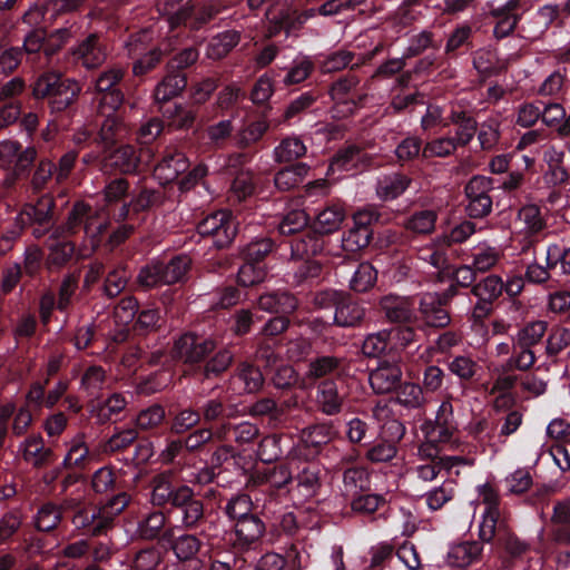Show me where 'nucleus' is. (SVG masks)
<instances>
[{"mask_svg": "<svg viewBox=\"0 0 570 570\" xmlns=\"http://www.w3.org/2000/svg\"><path fill=\"white\" fill-rule=\"evenodd\" d=\"M199 46L200 42L195 41L181 49L171 48L174 53L167 60L165 69H169L171 72L187 73L186 71L195 66L199 59Z\"/></svg>", "mask_w": 570, "mask_h": 570, "instance_id": "603ef678", "label": "nucleus"}, {"mask_svg": "<svg viewBox=\"0 0 570 570\" xmlns=\"http://www.w3.org/2000/svg\"><path fill=\"white\" fill-rule=\"evenodd\" d=\"M150 502L159 510L149 512L137 527L138 535L144 540H158L164 547V534L168 515L173 510L181 514L180 527L186 531L198 529L205 521L204 502L187 484L175 483L169 471L153 476Z\"/></svg>", "mask_w": 570, "mask_h": 570, "instance_id": "f257e3e1", "label": "nucleus"}, {"mask_svg": "<svg viewBox=\"0 0 570 570\" xmlns=\"http://www.w3.org/2000/svg\"><path fill=\"white\" fill-rule=\"evenodd\" d=\"M326 478L325 469L315 461L306 460L296 468L288 493L298 502H305L320 495Z\"/></svg>", "mask_w": 570, "mask_h": 570, "instance_id": "ddd939ff", "label": "nucleus"}, {"mask_svg": "<svg viewBox=\"0 0 570 570\" xmlns=\"http://www.w3.org/2000/svg\"><path fill=\"white\" fill-rule=\"evenodd\" d=\"M200 423L196 407L186 406L169 410V430L175 435L186 434L197 428Z\"/></svg>", "mask_w": 570, "mask_h": 570, "instance_id": "09e8293b", "label": "nucleus"}, {"mask_svg": "<svg viewBox=\"0 0 570 570\" xmlns=\"http://www.w3.org/2000/svg\"><path fill=\"white\" fill-rule=\"evenodd\" d=\"M472 36L473 31L470 24H458L446 40L445 55L454 58L469 52L473 48Z\"/></svg>", "mask_w": 570, "mask_h": 570, "instance_id": "864d4df0", "label": "nucleus"}, {"mask_svg": "<svg viewBox=\"0 0 570 570\" xmlns=\"http://www.w3.org/2000/svg\"><path fill=\"white\" fill-rule=\"evenodd\" d=\"M55 198L50 194L41 195L36 203L22 206L17 223L21 229H29L35 238L40 239L55 226Z\"/></svg>", "mask_w": 570, "mask_h": 570, "instance_id": "f8f14e48", "label": "nucleus"}, {"mask_svg": "<svg viewBox=\"0 0 570 570\" xmlns=\"http://www.w3.org/2000/svg\"><path fill=\"white\" fill-rule=\"evenodd\" d=\"M551 520L556 525V540L559 543L570 546V501L557 502L553 507Z\"/></svg>", "mask_w": 570, "mask_h": 570, "instance_id": "774afa93", "label": "nucleus"}, {"mask_svg": "<svg viewBox=\"0 0 570 570\" xmlns=\"http://www.w3.org/2000/svg\"><path fill=\"white\" fill-rule=\"evenodd\" d=\"M379 312L391 323H411L416 321L410 297L389 293L381 295L375 303Z\"/></svg>", "mask_w": 570, "mask_h": 570, "instance_id": "b1692460", "label": "nucleus"}, {"mask_svg": "<svg viewBox=\"0 0 570 570\" xmlns=\"http://www.w3.org/2000/svg\"><path fill=\"white\" fill-rule=\"evenodd\" d=\"M257 307L266 313L277 316H291L298 308V299L285 289L267 291L256 298Z\"/></svg>", "mask_w": 570, "mask_h": 570, "instance_id": "c85d7f7f", "label": "nucleus"}, {"mask_svg": "<svg viewBox=\"0 0 570 570\" xmlns=\"http://www.w3.org/2000/svg\"><path fill=\"white\" fill-rule=\"evenodd\" d=\"M129 502L130 495L127 492H118L100 505L71 500L65 508V513L70 518L75 530L85 535L98 537L107 533L114 524L115 517L120 514Z\"/></svg>", "mask_w": 570, "mask_h": 570, "instance_id": "20e7f679", "label": "nucleus"}, {"mask_svg": "<svg viewBox=\"0 0 570 570\" xmlns=\"http://www.w3.org/2000/svg\"><path fill=\"white\" fill-rule=\"evenodd\" d=\"M311 166L298 161L278 169L273 177L274 186L279 193H288L297 188L307 176Z\"/></svg>", "mask_w": 570, "mask_h": 570, "instance_id": "e433bc0d", "label": "nucleus"}, {"mask_svg": "<svg viewBox=\"0 0 570 570\" xmlns=\"http://www.w3.org/2000/svg\"><path fill=\"white\" fill-rule=\"evenodd\" d=\"M449 125L454 126V135H452V137L456 145H460L462 148L466 147L473 140L478 131L476 119L470 111L462 108H451L446 116V121L443 124V128Z\"/></svg>", "mask_w": 570, "mask_h": 570, "instance_id": "2f4dec72", "label": "nucleus"}, {"mask_svg": "<svg viewBox=\"0 0 570 570\" xmlns=\"http://www.w3.org/2000/svg\"><path fill=\"white\" fill-rule=\"evenodd\" d=\"M187 79V73L171 72L166 69L164 78L154 90V97L159 107L171 104V100L186 89Z\"/></svg>", "mask_w": 570, "mask_h": 570, "instance_id": "f704fd0d", "label": "nucleus"}, {"mask_svg": "<svg viewBox=\"0 0 570 570\" xmlns=\"http://www.w3.org/2000/svg\"><path fill=\"white\" fill-rule=\"evenodd\" d=\"M128 279L129 274L126 266L118 265L107 273L98 287V293L102 297L114 299L126 288Z\"/></svg>", "mask_w": 570, "mask_h": 570, "instance_id": "5fc2aeb1", "label": "nucleus"}, {"mask_svg": "<svg viewBox=\"0 0 570 570\" xmlns=\"http://www.w3.org/2000/svg\"><path fill=\"white\" fill-rule=\"evenodd\" d=\"M153 155L151 149L137 148L134 145H120L105 157L106 170L122 175H139Z\"/></svg>", "mask_w": 570, "mask_h": 570, "instance_id": "2eb2a0df", "label": "nucleus"}, {"mask_svg": "<svg viewBox=\"0 0 570 570\" xmlns=\"http://www.w3.org/2000/svg\"><path fill=\"white\" fill-rule=\"evenodd\" d=\"M521 0H508L505 3L493 7L490 14L497 20L493 35L503 39L512 35L521 20Z\"/></svg>", "mask_w": 570, "mask_h": 570, "instance_id": "7c9ffc66", "label": "nucleus"}, {"mask_svg": "<svg viewBox=\"0 0 570 570\" xmlns=\"http://www.w3.org/2000/svg\"><path fill=\"white\" fill-rule=\"evenodd\" d=\"M276 249L274 239L259 236L238 247L242 261L236 275V283L244 288L263 283L269 273V258Z\"/></svg>", "mask_w": 570, "mask_h": 570, "instance_id": "423d86ee", "label": "nucleus"}, {"mask_svg": "<svg viewBox=\"0 0 570 570\" xmlns=\"http://www.w3.org/2000/svg\"><path fill=\"white\" fill-rule=\"evenodd\" d=\"M240 32L225 30L212 37L206 47V57L210 60H222L239 43Z\"/></svg>", "mask_w": 570, "mask_h": 570, "instance_id": "49530a36", "label": "nucleus"}, {"mask_svg": "<svg viewBox=\"0 0 570 570\" xmlns=\"http://www.w3.org/2000/svg\"><path fill=\"white\" fill-rule=\"evenodd\" d=\"M134 321L132 330L138 336L158 333L166 322L161 309L149 305L142 306Z\"/></svg>", "mask_w": 570, "mask_h": 570, "instance_id": "a18cd8bd", "label": "nucleus"}, {"mask_svg": "<svg viewBox=\"0 0 570 570\" xmlns=\"http://www.w3.org/2000/svg\"><path fill=\"white\" fill-rule=\"evenodd\" d=\"M254 509L255 507L249 494L237 493L227 500L223 512L228 520L235 524L238 520H243L247 518L248 514L255 513Z\"/></svg>", "mask_w": 570, "mask_h": 570, "instance_id": "052dcab7", "label": "nucleus"}, {"mask_svg": "<svg viewBox=\"0 0 570 570\" xmlns=\"http://www.w3.org/2000/svg\"><path fill=\"white\" fill-rule=\"evenodd\" d=\"M91 488L97 494H106L107 499L118 492H126L117 482L116 474L109 466H102L92 474Z\"/></svg>", "mask_w": 570, "mask_h": 570, "instance_id": "e2e57ef3", "label": "nucleus"}, {"mask_svg": "<svg viewBox=\"0 0 570 570\" xmlns=\"http://www.w3.org/2000/svg\"><path fill=\"white\" fill-rule=\"evenodd\" d=\"M164 548L173 551L181 570H204V541L196 533L176 535L175 527H169L164 534Z\"/></svg>", "mask_w": 570, "mask_h": 570, "instance_id": "9b49d317", "label": "nucleus"}, {"mask_svg": "<svg viewBox=\"0 0 570 570\" xmlns=\"http://www.w3.org/2000/svg\"><path fill=\"white\" fill-rule=\"evenodd\" d=\"M198 235L210 242L216 249L228 248L238 233V222L228 209H219L206 215L196 226Z\"/></svg>", "mask_w": 570, "mask_h": 570, "instance_id": "9d476101", "label": "nucleus"}, {"mask_svg": "<svg viewBox=\"0 0 570 570\" xmlns=\"http://www.w3.org/2000/svg\"><path fill=\"white\" fill-rule=\"evenodd\" d=\"M495 180L483 175L472 176L464 186L468 200L465 213L470 218H484L492 212V197L490 191L494 189Z\"/></svg>", "mask_w": 570, "mask_h": 570, "instance_id": "dca6fc26", "label": "nucleus"}, {"mask_svg": "<svg viewBox=\"0 0 570 570\" xmlns=\"http://www.w3.org/2000/svg\"><path fill=\"white\" fill-rule=\"evenodd\" d=\"M504 291V284L498 275H489L474 284L471 292L478 298L472 315L475 320L488 317L493 311V303Z\"/></svg>", "mask_w": 570, "mask_h": 570, "instance_id": "4be33fe9", "label": "nucleus"}, {"mask_svg": "<svg viewBox=\"0 0 570 570\" xmlns=\"http://www.w3.org/2000/svg\"><path fill=\"white\" fill-rule=\"evenodd\" d=\"M265 111H261L258 119L248 122L235 136V145L239 149L257 150L255 147L269 129V121Z\"/></svg>", "mask_w": 570, "mask_h": 570, "instance_id": "58836bf2", "label": "nucleus"}, {"mask_svg": "<svg viewBox=\"0 0 570 570\" xmlns=\"http://www.w3.org/2000/svg\"><path fill=\"white\" fill-rule=\"evenodd\" d=\"M18 451L22 461L35 470H45L53 465L59 458L55 449L46 444L40 432L28 434L20 442Z\"/></svg>", "mask_w": 570, "mask_h": 570, "instance_id": "6ab92c4d", "label": "nucleus"}, {"mask_svg": "<svg viewBox=\"0 0 570 570\" xmlns=\"http://www.w3.org/2000/svg\"><path fill=\"white\" fill-rule=\"evenodd\" d=\"M70 62L86 70L99 69L108 58V47L104 37L92 32L79 39L68 51Z\"/></svg>", "mask_w": 570, "mask_h": 570, "instance_id": "4468645a", "label": "nucleus"}, {"mask_svg": "<svg viewBox=\"0 0 570 570\" xmlns=\"http://www.w3.org/2000/svg\"><path fill=\"white\" fill-rule=\"evenodd\" d=\"M412 179L403 173H391L384 175L376 183L377 197L383 202H391L402 196L410 187Z\"/></svg>", "mask_w": 570, "mask_h": 570, "instance_id": "ea45409f", "label": "nucleus"}, {"mask_svg": "<svg viewBox=\"0 0 570 570\" xmlns=\"http://www.w3.org/2000/svg\"><path fill=\"white\" fill-rule=\"evenodd\" d=\"M127 71L120 65H112L101 70L94 80V89L98 99V111L115 114L134 109L132 91L126 82Z\"/></svg>", "mask_w": 570, "mask_h": 570, "instance_id": "39448f33", "label": "nucleus"}, {"mask_svg": "<svg viewBox=\"0 0 570 570\" xmlns=\"http://www.w3.org/2000/svg\"><path fill=\"white\" fill-rule=\"evenodd\" d=\"M546 263L554 275L570 276V247L550 244L547 247Z\"/></svg>", "mask_w": 570, "mask_h": 570, "instance_id": "338daca9", "label": "nucleus"}, {"mask_svg": "<svg viewBox=\"0 0 570 570\" xmlns=\"http://www.w3.org/2000/svg\"><path fill=\"white\" fill-rule=\"evenodd\" d=\"M81 90L80 82L75 78L56 69H47L30 79L28 98L35 107H46L51 116L59 117L77 110Z\"/></svg>", "mask_w": 570, "mask_h": 570, "instance_id": "7ed1b4c3", "label": "nucleus"}, {"mask_svg": "<svg viewBox=\"0 0 570 570\" xmlns=\"http://www.w3.org/2000/svg\"><path fill=\"white\" fill-rule=\"evenodd\" d=\"M455 431L453 406L450 401H443L436 412L435 421L428 434L438 442L448 443Z\"/></svg>", "mask_w": 570, "mask_h": 570, "instance_id": "79ce46f5", "label": "nucleus"}, {"mask_svg": "<svg viewBox=\"0 0 570 570\" xmlns=\"http://www.w3.org/2000/svg\"><path fill=\"white\" fill-rule=\"evenodd\" d=\"M65 557L85 559L88 564L83 570H101L99 563L107 561L111 551L107 543L94 539H81L63 547Z\"/></svg>", "mask_w": 570, "mask_h": 570, "instance_id": "aec40b11", "label": "nucleus"}, {"mask_svg": "<svg viewBox=\"0 0 570 570\" xmlns=\"http://www.w3.org/2000/svg\"><path fill=\"white\" fill-rule=\"evenodd\" d=\"M196 409L200 422L214 430L220 429L222 425H227L229 421L238 416L237 406L225 397H209L202 402L199 401Z\"/></svg>", "mask_w": 570, "mask_h": 570, "instance_id": "412c9836", "label": "nucleus"}, {"mask_svg": "<svg viewBox=\"0 0 570 570\" xmlns=\"http://www.w3.org/2000/svg\"><path fill=\"white\" fill-rule=\"evenodd\" d=\"M288 442V438L283 434H268L264 436L258 445L257 455L264 463H272L278 461L288 453V449L285 450L283 444Z\"/></svg>", "mask_w": 570, "mask_h": 570, "instance_id": "6e6d98bb", "label": "nucleus"}, {"mask_svg": "<svg viewBox=\"0 0 570 570\" xmlns=\"http://www.w3.org/2000/svg\"><path fill=\"white\" fill-rule=\"evenodd\" d=\"M261 318L252 307H240L229 316L228 328L234 336L245 337L253 332L256 322Z\"/></svg>", "mask_w": 570, "mask_h": 570, "instance_id": "bf43d9fd", "label": "nucleus"}, {"mask_svg": "<svg viewBox=\"0 0 570 570\" xmlns=\"http://www.w3.org/2000/svg\"><path fill=\"white\" fill-rule=\"evenodd\" d=\"M217 13L218 10L214 9L212 6L205 7L198 13H196L195 4L189 0L184 4H180L174 12H171L167 17V22L171 32L183 26H189L190 29L197 30L202 26L209 22Z\"/></svg>", "mask_w": 570, "mask_h": 570, "instance_id": "393cba45", "label": "nucleus"}, {"mask_svg": "<svg viewBox=\"0 0 570 570\" xmlns=\"http://www.w3.org/2000/svg\"><path fill=\"white\" fill-rule=\"evenodd\" d=\"M190 163L186 155L178 150H168L154 168V176L161 186L177 183L189 169Z\"/></svg>", "mask_w": 570, "mask_h": 570, "instance_id": "cd10ccee", "label": "nucleus"}, {"mask_svg": "<svg viewBox=\"0 0 570 570\" xmlns=\"http://www.w3.org/2000/svg\"><path fill=\"white\" fill-rule=\"evenodd\" d=\"M76 247L72 242H58L50 246L45 266L49 272L59 271L65 267L73 257Z\"/></svg>", "mask_w": 570, "mask_h": 570, "instance_id": "69168bd1", "label": "nucleus"}, {"mask_svg": "<svg viewBox=\"0 0 570 570\" xmlns=\"http://www.w3.org/2000/svg\"><path fill=\"white\" fill-rule=\"evenodd\" d=\"M236 539L242 548L256 547L266 532V524L257 512L233 524Z\"/></svg>", "mask_w": 570, "mask_h": 570, "instance_id": "72a5a7b5", "label": "nucleus"}, {"mask_svg": "<svg viewBox=\"0 0 570 570\" xmlns=\"http://www.w3.org/2000/svg\"><path fill=\"white\" fill-rule=\"evenodd\" d=\"M344 495L350 499L361 492L370 491L368 471L363 466H352L343 473Z\"/></svg>", "mask_w": 570, "mask_h": 570, "instance_id": "4d7b16f0", "label": "nucleus"}, {"mask_svg": "<svg viewBox=\"0 0 570 570\" xmlns=\"http://www.w3.org/2000/svg\"><path fill=\"white\" fill-rule=\"evenodd\" d=\"M348 361L338 355H317L307 366L306 375L311 380H336L341 382L347 374Z\"/></svg>", "mask_w": 570, "mask_h": 570, "instance_id": "5701e85b", "label": "nucleus"}, {"mask_svg": "<svg viewBox=\"0 0 570 570\" xmlns=\"http://www.w3.org/2000/svg\"><path fill=\"white\" fill-rule=\"evenodd\" d=\"M335 434L332 423H317L307 426L302 432L298 455L306 459L317 456Z\"/></svg>", "mask_w": 570, "mask_h": 570, "instance_id": "bb28decb", "label": "nucleus"}, {"mask_svg": "<svg viewBox=\"0 0 570 570\" xmlns=\"http://www.w3.org/2000/svg\"><path fill=\"white\" fill-rule=\"evenodd\" d=\"M62 228L68 235H76L82 230L91 249L97 250L101 247L104 234L109 230V220H101L99 213L91 205L79 200L68 212Z\"/></svg>", "mask_w": 570, "mask_h": 570, "instance_id": "1a4fd4ad", "label": "nucleus"}, {"mask_svg": "<svg viewBox=\"0 0 570 570\" xmlns=\"http://www.w3.org/2000/svg\"><path fill=\"white\" fill-rule=\"evenodd\" d=\"M438 214L433 209L414 212L403 223V227L412 234L429 235L434 232Z\"/></svg>", "mask_w": 570, "mask_h": 570, "instance_id": "680f3d73", "label": "nucleus"}, {"mask_svg": "<svg viewBox=\"0 0 570 570\" xmlns=\"http://www.w3.org/2000/svg\"><path fill=\"white\" fill-rule=\"evenodd\" d=\"M191 267V259L185 254H179L169 261L153 259L142 266L137 275V284L149 289L160 285H171L186 279Z\"/></svg>", "mask_w": 570, "mask_h": 570, "instance_id": "6e6552de", "label": "nucleus"}, {"mask_svg": "<svg viewBox=\"0 0 570 570\" xmlns=\"http://www.w3.org/2000/svg\"><path fill=\"white\" fill-rule=\"evenodd\" d=\"M483 544L479 541H464L453 546L449 553V563L453 567L464 568L480 560Z\"/></svg>", "mask_w": 570, "mask_h": 570, "instance_id": "8fccbe9b", "label": "nucleus"}, {"mask_svg": "<svg viewBox=\"0 0 570 570\" xmlns=\"http://www.w3.org/2000/svg\"><path fill=\"white\" fill-rule=\"evenodd\" d=\"M292 258L305 259L316 256H337V248H334V239H327L314 227L309 226L297 237L289 239Z\"/></svg>", "mask_w": 570, "mask_h": 570, "instance_id": "f3484780", "label": "nucleus"}, {"mask_svg": "<svg viewBox=\"0 0 570 570\" xmlns=\"http://www.w3.org/2000/svg\"><path fill=\"white\" fill-rule=\"evenodd\" d=\"M170 355L202 382L222 379L235 358L230 347L218 348V341L213 335L194 331H186L174 338Z\"/></svg>", "mask_w": 570, "mask_h": 570, "instance_id": "f03ea898", "label": "nucleus"}, {"mask_svg": "<svg viewBox=\"0 0 570 570\" xmlns=\"http://www.w3.org/2000/svg\"><path fill=\"white\" fill-rule=\"evenodd\" d=\"M403 379L402 367L397 362L380 360L370 372L368 381L375 394H389L400 386Z\"/></svg>", "mask_w": 570, "mask_h": 570, "instance_id": "a878e982", "label": "nucleus"}, {"mask_svg": "<svg viewBox=\"0 0 570 570\" xmlns=\"http://www.w3.org/2000/svg\"><path fill=\"white\" fill-rule=\"evenodd\" d=\"M311 226V217L304 209H291L279 216L276 229L283 237H297Z\"/></svg>", "mask_w": 570, "mask_h": 570, "instance_id": "37998d69", "label": "nucleus"}, {"mask_svg": "<svg viewBox=\"0 0 570 570\" xmlns=\"http://www.w3.org/2000/svg\"><path fill=\"white\" fill-rule=\"evenodd\" d=\"M358 83V79L355 77H345L340 78L337 81L333 83L332 87V96L333 99L337 101V104H343L346 106V111L353 114L355 109L364 106L365 100L367 99L366 95H358L355 97L354 95H350L351 90L355 88Z\"/></svg>", "mask_w": 570, "mask_h": 570, "instance_id": "c03bdc74", "label": "nucleus"}, {"mask_svg": "<svg viewBox=\"0 0 570 570\" xmlns=\"http://www.w3.org/2000/svg\"><path fill=\"white\" fill-rule=\"evenodd\" d=\"M307 153V147L297 136L283 138L273 150V157L277 164H295Z\"/></svg>", "mask_w": 570, "mask_h": 570, "instance_id": "de8ad7c7", "label": "nucleus"}, {"mask_svg": "<svg viewBox=\"0 0 570 570\" xmlns=\"http://www.w3.org/2000/svg\"><path fill=\"white\" fill-rule=\"evenodd\" d=\"M293 273V285L296 287H312L317 285L322 277L324 266L315 258L301 259Z\"/></svg>", "mask_w": 570, "mask_h": 570, "instance_id": "3c124183", "label": "nucleus"}, {"mask_svg": "<svg viewBox=\"0 0 570 570\" xmlns=\"http://www.w3.org/2000/svg\"><path fill=\"white\" fill-rule=\"evenodd\" d=\"M336 380H323L316 387V406L328 416L337 415L344 405V394L338 390Z\"/></svg>", "mask_w": 570, "mask_h": 570, "instance_id": "473e14b6", "label": "nucleus"}, {"mask_svg": "<svg viewBox=\"0 0 570 570\" xmlns=\"http://www.w3.org/2000/svg\"><path fill=\"white\" fill-rule=\"evenodd\" d=\"M419 309L424 323L430 327L443 328L451 322L448 306L442 305L435 295H424L420 301Z\"/></svg>", "mask_w": 570, "mask_h": 570, "instance_id": "c9c22d12", "label": "nucleus"}, {"mask_svg": "<svg viewBox=\"0 0 570 570\" xmlns=\"http://www.w3.org/2000/svg\"><path fill=\"white\" fill-rule=\"evenodd\" d=\"M345 218V210L340 204H328L316 215L314 224H311L327 239L340 229Z\"/></svg>", "mask_w": 570, "mask_h": 570, "instance_id": "a19ab883", "label": "nucleus"}, {"mask_svg": "<svg viewBox=\"0 0 570 570\" xmlns=\"http://www.w3.org/2000/svg\"><path fill=\"white\" fill-rule=\"evenodd\" d=\"M365 306L350 293L344 292L333 314V325L343 328L360 327L366 317Z\"/></svg>", "mask_w": 570, "mask_h": 570, "instance_id": "c756f323", "label": "nucleus"}, {"mask_svg": "<svg viewBox=\"0 0 570 570\" xmlns=\"http://www.w3.org/2000/svg\"><path fill=\"white\" fill-rule=\"evenodd\" d=\"M258 432L255 424L249 422L233 424L232 421L217 430L218 441H235L239 444L252 442L258 435Z\"/></svg>", "mask_w": 570, "mask_h": 570, "instance_id": "13d9d810", "label": "nucleus"}, {"mask_svg": "<svg viewBox=\"0 0 570 570\" xmlns=\"http://www.w3.org/2000/svg\"><path fill=\"white\" fill-rule=\"evenodd\" d=\"M37 158L33 146L26 148L17 140L0 141V167L12 171L17 178L27 177Z\"/></svg>", "mask_w": 570, "mask_h": 570, "instance_id": "a211bd4d", "label": "nucleus"}, {"mask_svg": "<svg viewBox=\"0 0 570 570\" xmlns=\"http://www.w3.org/2000/svg\"><path fill=\"white\" fill-rule=\"evenodd\" d=\"M368 163L367 154L356 145L340 148L334 155L330 169L335 170H362Z\"/></svg>", "mask_w": 570, "mask_h": 570, "instance_id": "4c0bfd02", "label": "nucleus"}, {"mask_svg": "<svg viewBox=\"0 0 570 570\" xmlns=\"http://www.w3.org/2000/svg\"><path fill=\"white\" fill-rule=\"evenodd\" d=\"M390 216L379 208L368 207L356 212L353 215V225L334 240V248H337V256L351 257L366 248L374 235V226L386 224Z\"/></svg>", "mask_w": 570, "mask_h": 570, "instance_id": "0eeeda50", "label": "nucleus"}, {"mask_svg": "<svg viewBox=\"0 0 570 570\" xmlns=\"http://www.w3.org/2000/svg\"><path fill=\"white\" fill-rule=\"evenodd\" d=\"M350 505L353 512L357 514L371 515L376 511L387 507V502L383 495L361 492L350 499Z\"/></svg>", "mask_w": 570, "mask_h": 570, "instance_id": "0e129e2a", "label": "nucleus"}]
</instances>
